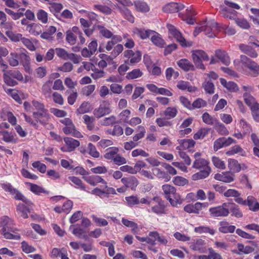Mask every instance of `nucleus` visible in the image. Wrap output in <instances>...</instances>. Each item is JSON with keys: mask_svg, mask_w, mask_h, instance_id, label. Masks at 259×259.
Returning <instances> with one entry per match:
<instances>
[{"mask_svg": "<svg viewBox=\"0 0 259 259\" xmlns=\"http://www.w3.org/2000/svg\"><path fill=\"white\" fill-rule=\"evenodd\" d=\"M167 27L169 34L174 36L180 43L182 46L186 47L192 46V42L191 41L187 42L186 39L183 37L181 33L173 25L168 24Z\"/></svg>", "mask_w": 259, "mask_h": 259, "instance_id": "nucleus-10", "label": "nucleus"}, {"mask_svg": "<svg viewBox=\"0 0 259 259\" xmlns=\"http://www.w3.org/2000/svg\"><path fill=\"white\" fill-rule=\"evenodd\" d=\"M83 119L84 123L87 125L88 129L90 131L93 130L95 127V117L93 116H90L88 115H84L83 116Z\"/></svg>", "mask_w": 259, "mask_h": 259, "instance_id": "nucleus-40", "label": "nucleus"}, {"mask_svg": "<svg viewBox=\"0 0 259 259\" xmlns=\"http://www.w3.org/2000/svg\"><path fill=\"white\" fill-rule=\"evenodd\" d=\"M123 46L121 44H117L111 52L110 56H108L105 54H100L99 56L102 60L98 62L99 67L102 68L106 67L107 64L105 60H107V61L112 60L118 56L123 51Z\"/></svg>", "mask_w": 259, "mask_h": 259, "instance_id": "nucleus-3", "label": "nucleus"}, {"mask_svg": "<svg viewBox=\"0 0 259 259\" xmlns=\"http://www.w3.org/2000/svg\"><path fill=\"white\" fill-rule=\"evenodd\" d=\"M135 6L137 11L141 12H147L149 11V7L148 5L143 1L135 2Z\"/></svg>", "mask_w": 259, "mask_h": 259, "instance_id": "nucleus-42", "label": "nucleus"}, {"mask_svg": "<svg viewBox=\"0 0 259 259\" xmlns=\"http://www.w3.org/2000/svg\"><path fill=\"white\" fill-rule=\"evenodd\" d=\"M247 205L249 206V209L253 211H257L259 210V203L252 196H249L247 197Z\"/></svg>", "mask_w": 259, "mask_h": 259, "instance_id": "nucleus-28", "label": "nucleus"}, {"mask_svg": "<svg viewBox=\"0 0 259 259\" xmlns=\"http://www.w3.org/2000/svg\"><path fill=\"white\" fill-rule=\"evenodd\" d=\"M228 167L232 173L238 172L241 170L240 165L238 163L237 160L230 158L228 159Z\"/></svg>", "mask_w": 259, "mask_h": 259, "instance_id": "nucleus-32", "label": "nucleus"}, {"mask_svg": "<svg viewBox=\"0 0 259 259\" xmlns=\"http://www.w3.org/2000/svg\"><path fill=\"white\" fill-rule=\"evenodd\" d=\"M224 4L226 6H221L220 13L225 18L229 19H234L237 12L234 10H239L240 6L233 2L225 0Z\"/></svg>", "mask_w": 259, "mask_h": 259, "instance_id": "nucleus-2", "label": "nucleus"}, {"mask_svg": "<svg viewBox=\"0 0 259 259\" xmlns=\"http://www.w3.org/2000/svg\"><path fill=\"white\" fill-rule=\"evenodd\" d=\"M220 82L221 84L229 91L235 92L238 90L237 84L232 81L227 82L224 78H220Z\"/></svg>", "mask_w": 259, "mask_h": 259, "instance_id": "nucleus-31", "label": "nucleus"}, {"mask_svg": "<svg viewBox=\"0 0 259 259\" xmlns=\"http://www.w3.org/2000/svg\"><path fill=\"white\" fill-rule=\"evenodd\" d=\"M166 199L169 201L170 204L174 207H177L178 204L182 203L180 195L176 193L171 197H166Z\"/></svg>", "mask_w": 259, "mask_h": 259, "instance_id": "nucleus-44", "label": "nucleus"}, {"mask_svg": "<svg viewBox=\"0 0 259 259\" xmlns=\"http://www.w3.org/2000/svg\"><path fill=\"white\" fill-rule=\"evenodd\" d=\"M228 207V210H230L232 215L236 218H242L243 216L242 212L240 210L239 207L233 203H230Z\"/></svg>", "mask_w": 259, "mask_h": 259, "instance_id": "nucleus-34", "label": "nucleus"}, {"mask_svg": "<svg viewBox=\"0 0 259 259\" xmlns=\"http://www.w3.org/2000/svg\"><path fill=\"white\" fill-rule=\"evenodd\" d=\"M36 17L39 21L42 23L46 24L48 22V13L43 10H38L36 13Z\"/></svg>", "mask_w": 259, "mask_h": 259, "instance_id": "nucleus-52", "label": "nucleus"}, {"mask_svg": "<svg viewBox=\"0 0 259 259\" xmlns=\"http://www.w3.org/2000/svg\"><path fill=\"white\" fill-rule=\"evenodd\" d=\"M202 87L206 93L209 94H213L214 93V85L211 81H205L202 83Z\"/></svg>", "mask_w": 259, "mask_h": 259, "instance_id": "nucleus-58", "label": "nucleus"}, {"mask_svg": "<svg viewBox=\"0 0 259 259\" xmlns=\"http://www.w3.org/2000/svg\"><path fill=\"white\" fill-rule=\"evenodd\" d=\"M178 65L185 71L189 70L194 71L195 68L194 65L188 60L184 59H181L177 62Z\"/></svg>", "mask_w": 259, "mask_h": 259, "instance_id": "nucleus-25", "label": "nucleus"}, {"mask_svg": "<svg viewBox=\"0 0 259 259\" xmlns=\"http://www.w3.org/2000/svg\"><path fill=\"white\" fill-rule=\"evenodd\" d=\"M178 141L181 146L185 149L193 147L195 144V141L192 139H183Z\"/></svg>", "mask_w": 259, "mask_h": 259, "instance_id": "nucleus-46", "label": "nucleus"}, {"mask_svg": "<svg viewBox=\"0 0 259 259\" xmlns=\"http://www.w3.org/2000/svg\"><path fill=\"white\" fill-rule=\"evenodd\" d=\"M104 155L105 158L108 160H113L118 152V149L116 147H110L106 150Z\"/></svg>", "mask_w": 259, "mask_h": 259, "instance_id": "nucleus-35", "label": "nucleus"}, {"mask_svg": "<svg viewBox=\"0 0 259 259\" xmlns=\"http://www.w3.org/2000/svg\"><path fill=\"white\" fill-rule=\"evenodd\" d=\"M149 236L155 239V240H157L162 244L165 245L167 243V239L163 236H160L157 231L150 232L149 233Z\"/></svg>", "mask_w": 259, "mask_h": 259, "instance_id": "nucleus-47", "label": "nucleus"}, {"mask_svg": "<svg viewBox=\"0 0 259 259\" xmlns=\"http://www.w3.org/2000/svg\"><path fill=\"white\" fill-rule=\"evenodd\" d=\"M97 28L99 31V33L104 37L110 38V37L112 36V33L105 27L101 25H98Z\"/></svg>", "mask_w": 259, "mask_h": 259, "instance_id": "nucleus-57", "label": "nucleus"}, {"mask_svg": "<svg viewBox=\"0 0 259 259\" xmlns=\"http://www.w3.org/2000/svg\"><path fill=\"white\" fill-rule=\"evenodd\" d=\"M83 179L92 186H95L99 183H102L104 185V186H101L102 187H107L106 182L99 176L92 175L89 177H83Z\"/></svg>", "mask_w": 259, "mask_h": 259, "instance_id": "nucleus-14", "label": "nucleus"}, {"mask_svg": "<svg viewBox=\"0 0 259 259\" xmlns=\"http://www.w3.org/2000/svg\"><path fill=\"white\" fill-rule=\"evenodd\" d=\"M219 230L223 233H233L236 229L235 226L229 225V223L227 222H221Z\"/></svg>", "mask_w": 259, "mask_h": 259, "instance_id": "nucleus-24", "label": "nucleus"}, {"mask_svg": "<svg viewBox=\"0 0 259 259\" xmlns=\"http://www.w3.org/2000/svg\"><path fill=\"white\" fill-rule=\"evenodd\" d=\"M121 181L126 188H130L132 190L135 189L139 184L138 180L135 177L123 178Z\"/></svg>", "mask_w": 259, "mask_h": 259, "instance_id": "nucleus-18", "label": "nucleus"}, {"mask_svg": "<svg viewBox=\"0 0 259 259\" xmlns=\"http://www.w3.org/2000/svg\"><path fill=\"white\" fill-rule=\"evenodd\" d=\"M41 27L42 26L40 24L33 23L27 25L26 30L30 33L35 36H37L41 34Z\"/></svg>", "mask_w": 259, "mask_h": 259, "instance_id": "nucleus-22", "label": "nucleus"}, {"mask_svg": "<svg viewBox=\"0 0 259 259\" xmlns=\"http://www.w3.org/2000/svg\"><path fill=\"white\" fill-rule=\"evenodd\" d=\"M250 14L249 15V18L252 20L254 24L259 25V9L251 8L250 9Z\"/></svg>", "mask_w": 259, "mask_h": 259, "instance_id": "nucleus-38", "label": "nucleus"}, {"mask_svg": "<svg viewBox=\"0 0 259 259\" xmlns=\"http://www.w3.org/2000/svg\"><path fill=\"white\" fill-rule=\"evenodd\" d=\"M212 162L213 165L218 168L224 169L226 168V165L224 161L222 160L218 157L213 156L212 157Z\"/></svg>", "mask_w": 259, "mask_h": 259, "instance_id": "nucleus-63", "label": "nucleus"}, {"mask_svg": "<svg viewBox=\"0 0 259 259\" xmlns=\"http://www.w3.org/2000/svg\"><path fill=\"white\" fill-rule=\"evenodd\" d=\"M177 87L178 89L182 90H187L189 92H194L196 90L195 87H193L190 85V83L189 82L185 81L183 80H180L178 81Z\"/></svg>", "mask_w": 259, "mask_h": 259, "instance_id": "nucleus-37", "label": "nucleus"}, {"mask_svg": "<svg viewBox=\"0 0 259 259\" xmlns=\"http://www.w3.org/2000/svg\"><path fill=\"white\" fill-rule=\"evenodd\" d=\"M235 22L238 26L243 29H248L250 27L249 23L244 18H237L235 19Z\"/></svg>", "mask_w": 259, "mask_h": 259, "instance_id": "nucleus-60", "label": "nucleus"}, {"mask_svg": "<svg viewBox=\"0 0 259 259\" xmlns=\"http://www.w3.org/2000/svg\"><path fill=\"white\" fill-rule=\"evenodd\" d=\"M192 57L195 65L198 68L205 69L204 65L202 61H208L209 57L204 51L200 50L192 51Z\"/></svg>", "mask_w": 259, "mask_h": 259, "instance_id": "nucleus-5", "label": "nucleus"}, {"mask_svg": "<svg viewBox=\"0 0 259 259\" xmlns=\"http://www.w3.org/2000/svg\"><path fill=\"white\" fill-rule=\"evenodd\" d=\"M229 202L224 203L222 205L209 208V211L213 217H225L229 214Z\"/></svg>", "mask_w": 259, "mask_h": 259, "instance_id": "nucleus-9", "label": "nucleus"}, {"mask_svg": "<svg viewBox=\"0 0 259 259\" xmlns=\"http://www.w3.org/2000/svg\"><path fill=\"white\" fill-rule=\"evenodd\" d=\"M244 101L246 104L250 107V109L253 106H255L256 105H259L255 101V99L251 95L247 94L244 95Z\"/></svg>", "mask_w": 259, "mask_h": 259, "instance_id": "nucleus-56", "label": "nucleus"}, {"mask_svg": "<svg viewBox=\"0 0 259 259\" xmlns=\"http://www.w3.org/2000/svg\"><path fill=\"white\" fill-rule=\"evenodd\" d=\"M152 203L151 204L152 206L151 211L157 214L165 213V204L163 200L158 197H154L152 199Z\"/></svg>", "mask_w": 259, "mask_h": 259, "instance_id": "nucleus-11", "label": "nucleus"}, {"mask_svg": "<svg viewBox=\"0 0 259 259\" xmlns=\"http://www.w3.org/2000/svg\"><path fill=\"white\" fill-rule=\"evenodd\" d=\"M237 153H240L241 156L245 155V151L240 146L238 145L233 146L229 150L226 152V154L228 156L232 155Z\"/></svg>", "mask_w": 259, "mask_h": 259, "instance_id": "nucleus-41", "label": "nucleus"}, {"mask_svg": "<svg viewBox=\"0 0 259 259\" xmlns=\"http://www.w3.org/2000/svg\"><path fill=\"white\" fill-rule=\"evenodd\" d=\"M6 34L12 41L15 42L19 41L20 40L21 41L23 37L22 34L14 33V32L10 31H6Z\"/></svg>", "mask_w": 259, "mask_h": 259, "instance_id": "nucleus-55", "label": "nucleus"}, {"mask_svg": "<svg viewBox=\"0 0 259 259\" xmlns=\"http://www.w3.org/2000/svg\"><path fill=\"white\" fill-rule=\"evenodd\" d=\"M2 188L6 192H9L14 196V197L16 200L22 201L27 205L31 204V201L26 198L17 189L13 187L10 184H4L2 185Z\"/></svg>", "mask_w": 259, "mask_h": 259, "instance_id": "nucleus-7", "label": "nucleus"}, {"mask_svg": "<svg viewBox=\"0 0 259 259\" xmlns=\"http://www.w3.org/2000/svg\"><path fill=\"white\" fill-rule=\"evenodd\" d=\"M111 40L108 41L105 48L107 51H110L112 50H113L114 47L116 46L115 45L117 42H120L122 40V38L119 35H115L112 34V36L110 37Z\"/></svg>", "mask_w": 259, "mask_h": 259, "instance_id": "nucleus-19", "label": "nucleus"}, {"mask_svg": "<svg viewBox=\"0 0 259 259\" xmlns=\"http://www.w3.org/2000/svg\"><path fill=\"white\" fill-rule=\"evenodd\" d=\"M0 135L3 136V140L7 143L16 142V141L15 140L13 135L9 133L7 131H0Z\"/></svg>", "mask_w": 259, "mask_h": 259, "instance_id": "nucleus-50", "label": "nucleus"}, {"mask_svg": "<svg viewBox=\"0 0 259 259\" xmlns=\"http://www.w3.org/2000/svg\"><path fill=\"white\" fill-rule=\"evenodd\" d=\"M220 29L219 24L214 20L208 22H201L197 26L194 31V35L196 36L198 34L203 31L206 35L209 37H213L216 36V33Z\"/></svg>", "mask_w": 259, "mask_h": 259, "instance_id": "nucleus-1", "label": "nucleus"}, {"mask_svg": "<svg viewBox=\"0 0 259 259\" xmlns=\"http://www.w3.org/2000/svg\"><path fill=\"white\" fill-rule=\"evenodd\" d=\"M166 199L169 201L170 204L174 207H177L178 204L182 203L180 195L176 193L171 197H166Z\"/></svg>", "mask_w": 259, "mask_h": 259, "instance_id": "nucleus-45", "label": "nucleus"}, {"mask_svg": "<svg viewBox=\"0 0 259 259\" xmlns=\"http://www.w3.org/2000/svg\"><path fill=\"white\" fill-rule=\"evenodd\" d=\"M64 141L68 148L69 152L73 151L80 145V143L78 140L72 138L66 137L64 139Z\"/></svg>", "mask_w": 259, "mask_h": 259, "instance_id": "nucleus-21", "label": "nucleus"}, {"mask_svg": "<svg viewBox=\"0 0 259 259\" xmlns=\"http://www.w3.org/2000/svg\"><path fill=\"white\" fill-rule=\"evenodd\" d=\"M194 231L196 233L202 234L203 233H208L210 235H214L215 233V230L207 226H200L196 227L194 229Z\"/></svg>", "mask_w": 259, "mask_h": 259, "instance_id": "nucleus-51", "label": "nucleus"}, {"mask_svg": "<svg viewBox=\"0 0 259 259\" xmlns=\"http://www.w3.org/2000/svg\"><path fill=\"white\" fill-rule=\"evenodd\" d=\"M4 80L5 82L9 86H14L17 84V81L13 78H15L19 81H22L23 79L22 73L18 70H8L3 75Z\"/></svg>", "mask_w": 259, "mask_h": 259, "instance_id": "nucleus-4", "label": "nucleus"}, {"mask_svg": "<svg viewBox=\"0 0 259 259\" xmlns=\"http://www.w3.org/2000/svg\"><path fill=\"white\" fill-rule=\"evenodd\" d=\"M24 51L25 52L21 53L18 57L20 60L21 63L26 68L30 63V57L26 53H27V52L25 50Z\"/></svg>", "mask_w": 259, "mask_h": 259, "instance_id": "nucleus-49", "label": "nucleus"}, {"mask_svg": "<svg viewBox=\"0 0 259 259\" xmlns=\"http://www.w3.org/2000/svg\"><path fill=\"white\" fill-rule=\"evenodd\" d=\"M117 8L128 21L131 23L134 22V17L128 9L125 7H121L119 6H117Z\"/></svg>", "mask_w": 259, "mask_h": 259, "instance_id": "nucleus-33", "label": "nucleus"}, {"mask_svg": "<svg viewBox=\"0 0 259 259\" xmlns=\"http://www.w3.org/2000/svg\"><path fill=\"white\" fill-rule=\"evenodd\" d=\"M239 49L242 52L250 57L256 58L257 56V53L250 46L241 44L239 45Z\"/></svg>", "mask_w": 259, "mask_h": 259, "instance_id": "nucleus-27", "label": "nucleus"}, {"mask_svg": "<svg viewBox=\"0 0 259 259\" xmlns=\"http://www.w3.org/2000/svg\"><path fill=\"white\" fill-rule=\"evenodd\" d=\"M216 57L225 65H229L230 59L228 54L221 50H218L215 52Z\"/></svg>", "mask_w": 259, "mask_h": 259, "instance_id": "nucleus-26", "label": "nucleus"}, {"mask_svg": "<svg viewBox=\"0 0 259 259\" xmlns=\"http://www.w3.org/2000/svg\"><path fill=\"white\" fill-rule=\"evenodd\" d=\"M30 191L36 195H39L40 193H41L49 194L48 191L45 190L42 187L39 186L36 184L30 183Z\"/></svg>", "mask_w": 259, "mask_h": 259, "instance_id": "nucleus-53", "label": "nucleus"}, {"mask_svg": "<svg viewBox=\"0 0 259 259\" xmlns=\"http://www.w3.org/2000/svg\"><path fill=\"white\" fill-rule=\"evenodd\" d=\"M56 55L65 60H70L74 64H78L80 61L81 57L74 53H68L65 49L60 48L55 49Z\"/></svg>", "mask_w": 259, "mask_h": 259, "instance_id": "nucleus-8", "label": "nucleus"}, {"mask_svg": "<svg viewBox=\"0 0 259 259\" xmlns=\"http://www.w3.org/2000/svg\"><path fill=\"white\" fill-rule=\"evenodd\" d=\"M240 62L250 71L252 76L255 77L259 74V65L245 55H241Z\"/></svg>", "mask_w": 259, "mask_h": 259, "instance_id": "nucleus-6", "label": "nucleus"}, {"mask_svg": "<svg viewBox=\"0 0 259 259\" xmlns=\"http://www.w3.org/2000/svg\"><path fill=\"white\" fill-rule=\"evenodd\" d=\"M209 128H202L198 131V132L194 134L193 138L195 140L203 139L208 133Z\"/></svg>", "mask_w": 259, "mask_h": 259, "instance_id": "nucleus-59", "label": "nucleus"}, {"mask_svg": "<svg viewBox=\"0 0 259 259\" xmlns=\"http://www.w3.org/2000/svg\"><path fill=\"white\" fill-rule=\"evenodd\" d=\"M17 211L20 214L21 217L22 218L24 219L28 218L27 212L29 210L24 204H19L17 207Z\"/></svg>", "mask_w": 259, "mask_h": 259, "instance_id": "nucleus-61", "label": "nucleus"}, {"mask_svg": "<svg viewBox=\"0 0 259 259\" xmlns=\"http://www.w3.org/2000/svg\"><path fill=\"white\" fill-rule=\"evenodd\" d=\"M33 116L37 120V122H39L42 124H46L50 118V114L46 109L39 111L33 112Z\"/></svg>", "mask_w": 259, "mask_h": 259, "instance_id": "nucleus-13", "label": "nucleus"}, {"mask_svg": "<svg viewBox=\"0 0 259 259\" xmlns=\"http://www.w3.org/2000/svg\"><path fill=\"white\" fill-rule=\"evenodd\" d=\"M154 31L151 30H145L142 29H136L135 33L139 36L142 39H144L152 35Z\"/></svg>", "mask_w": 259, "mask_h": 259, "instance_id": "nucleus-43", "label": "nucleus"}, {"mask_svg": "<svg viewBox=\"0 0 259 259\" xmlns=\"http://www.w3.org/2000/svg\"><path fill=\"white\" fill-rule=\"evenodd\" d=\"M53 80H49L42 85L41 91L46 97L50 98L51 96Z\"/></svg>", "mask_w": 259, "mask_h": 259, "instance_id": "nucleus-29", "label": "nucleus"}, {"mask_svg": "<svg viewBox=\"0 0 259 259\" xmlns=\"http://www.w3.org/2000/svg\"><path fill=\"white\" fill-rule=\"evenodd\" d=\"M208 162L203 158H198L195 160L193 164V167L197 169H205L208 166Z\"/></svg>", "mask_w": 259, "mask_h": 259, "instance_id": "nucleus-39", "label": "nucleus"}, {"mask_svg": "<svg viewBox=\"0 0 259 259\" xmlns=\"http://www.w3.org/2000/svg\"><path fill=\"white\" fill-rule=\"evenodd\" d=\"M184 8V5L181 3H171L164 6L163 10L166 13H173L178 12Z\"/></svg>", "mask_w": 259, "mask_h": 259, "instance_id": "nucleus-15", "label": "nucleus"}, {"mask_svg": "<svg viewBox=\"0 0 259 259\" xmlns=\"http://www.w3.org/2000/svg\"><path fill=\"white\" fill-rule=\"evenodd\" d=\"M165 75L166 79L169 80L171 79L172 76L176 79L179 76V73L178 72L175 71L172 68L169 67L166 70Z\"/></svg>", "mask_w": 259, "mask_h": 259, "instance_id": "nucleus-64", "label": "nucleus"}, {"mask_svg": "<svg viewBox=\"0 0 259 259\" xmlns=\"http://www.w3.org/2000/svg\"><path fill=\"white\" fill-rule=\"evenodd\" d=\"M234 174L230 172H225L222 174H217L214 175V178L218 181L225 183H230L234 181Z\"/></svg>", "mask_w": 259, "mask_h": 259, "instance_id": "nucleus-17", "label": "nucleus"}, {"mask_svg": "<svg viewBox=\"0 0 259 259\" xmlns=\"http://www.w3.org/2000/svg\"><path fill=\"white\" fill-rule=\"evenodd\" d=\"M211 172L210 167H206L205 169L192 175V178L194 181H197L200 179H203L207 178Z\"/></svg>", "mask_w": 259, "mask_h": 259, "instance_id": "nucleus-23", "label": "nucleus"}, {"mask_svg": "<svg viewBox=\"0 0 259 259\" xmlns=\"http://www.w3.org/2000/svg\"><path fill=\"white\" fill-rule=\"evenodd\" d=\"M15 230H16L15 228L5 227L1 230V232L6 239H13V234L9 232V231L14 232Z\"/></svg>", "mask_w": 259, "mask_h": 259, "instance_id": "nucleus-54", "label": "nucleus"}, {"mask_svg": "<svg viewBox=\"0 0 259 259\" xmlns=\"http://www.w3.org/2000/svg\"><path fill=\"white\" fill-rule=\"evenodd\" d=\"M143 73L140 69H135L128 72L126 76V78L128 79H134L141 77Z\"/></svg>", "mask_w": 259, "mask_h": 259, "instance_id": "nucleus-62", "label": "nucleus"}, {"mask_svg": "<svg viewBox=\"0 0 259 259\" xmlns=\"http://www.w3.org/2000/svg\"><path fill=\"white\" fill-rule=\"evenodd\" d=\"M205 244L204 240L202 239H198L190 246L191 249L198 251L200 253L205 252V249L203 247Z\"/></svg>", "mask_w": 259, "mask_h": 259, "instance_id": "nucleus-20", "label": "nucleus"}, {"mask_svg": "<svg viewBox=\"0 0 259 259\" xmlns=\"http://www.w3.org/2000/svg\"><path fill=\"white\" fill-rule=\"evenodd\" d=\"M162 190L164 192L165 194V197L166 198V197H171L174 195L176 194V188L171 185H164L162 187Z\"/></svg>", "mask_w": 259, "mask_h": 259, "instance_id": "nucleus-36", "label": "nucleus"}, {"mask_svg": "<svg viewBox=\"0 0 259 259\" xmlns=\"http://www.w3.org/2000/svg\"><path fill=\"white\" fill-rule=\"evenodd\" d=\"M151 40L157 46L160 48L164 47L165 44L164 40L162 39L159 33L154 31L151 35Z\"/></svg>", "mask_w": 259, "mask_h": 259, "instance_id": "nucleus-30", "label": "nucleus"}, {"mask_svg": "<svg viewBox=\"0 0 259 259\" xmlns=\"http://www.w3.org/2000/svg\"><path fill=\"white\" fill-rule=\"evenodd\" d=\"M111 111V110L109 105H101L99 108L94 110L93 114L96 117L99 118L109 114Z\"/></svg>", "mask_w": 259, "mask_h": 259, "instance_id": "nucleus-16", "label": "nucleus"}, {"mask_svg": "<svg viewBox=\"0 0 259 259\" xmlns=\"http://www.w3.org/2000/svg\"><path fill=\"white\" fill-rule=\"evenodd\" d=\"M141 56L142 54L139 51L134 52L132 50H127L124 52V56L127 58L126 62L132 65L138 63L141 59Z\"/></svg>", "mask_w": 259, "mask_h": 259, "instance_id": "nucleus-12", "label": "nucleus"}, {"mask_svg": "<svg viewBox=\"0 0 259 259\" xmlns=\"http://www.w3.org/2000/svg\"><path fill=\"white\" fill-rule=\"evenodd\" d=\"M184 209L186 212L189 213H193L195 214H198L200 211L197 202L194 204H187L184 207Z\"/></svg>", "mask_w": 259, "mask_h": 259, "instance_id": "nucleus-48", "label": "nucleus"}]
</instances>
